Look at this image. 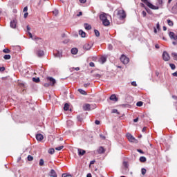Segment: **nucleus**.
<instances>
[{
    "mask_svg": "<svg viewBox=\"0 0 177 177\" xmlns=\"http://www.w3.org/2000/svg\"><path fill=\"white\" fill-rule=\"evenodd\" d=\"M141 1L145 3L149 9H152V10H158L162 6L163 1L162 0H157L156 6L153 5V3H150V0H141Z\"/></svg>",
    "mask_w": 177,
    "mask_h": 177,
    "instance_id": "nucleus-1",
    "label": "nucleus"
},
{
    "mask_svg": "<svg viewBox=\"0 0 177 177\" xmlns=\"http://www.w3.org/2000/svg\"><path fill=\"white\" fill-rule=\"evenodd\" d=\"M116 16L119 20H125L127 19V12L122 8H118L115 11Z\"/></svg>",
    "mask_w": 177,
    "mask_h": 177,
    "instance_id": "nucleus-2",
    "label": "nucleus"
},
{
    "mask_svg": "<svg viewBox=\"0 0 177 177\" xmlns=\"http://www.w3.org/2000/svg\"><path fill=\"white\" fill-rule=\"evenodd\" d=\"M107 16H109L106 13H102L100 15V19L102 21V24L105 26H110V21L107 19Z\"/></svg>",
    "mask_w": 177,
    "mask_h": 177,
    "instance_id": "nucleus-3",
    "label": "nucleus"
},
{
    "mask_svg": "<svg viewBox=\"0 0 177 177\" xmlns=\"http://www.w3.org/2000/svg\"><path fill=\"white\" fill-rule=\"evenodd\" d=\"M169 35L171 39H174L173 45H177V33L175 34L174 32H170Z\"/></svg>",
    "mask_w": 177,
    "mask_h": 177,
    "instance_id": "nucleus-4",
    "label": "nucleus"
},
{
    "mask_svg": "<svg viewBox=\"0 0 177 177\" xmlns=\"http://www.w3.org/2000/svg\"><path fill=\"white\" fill-rule=\"evenodd\" d=\"M120 62H122L123 64H128V63H129V58L127 57L124 55H122L120 57Z\"/></svg>",
    "mask_w": 177,
    "mask_h": 177,
    "instance_id": "nucleus-5",
    "label": "nucleus"
},
{
    "mask_svg": "<svg viewBox=\"0 0 177 177\" xmlns=\"http://www.w3.org/2000/svg\"><path fill=\"white\" fill-rule=\"evenodd\" d=\"M162 59L165 60V62H169L170 60L171 57L169 56V54L167 51H164L162 53Z\"/></svg>",
    "mask_w": 177,
    "mask_h": 177,
    "instance_id": "nucleus-6",
    "label": "nucleus"
},
{
    "mask_svg": "<svg viewBox=\"0 0 177 177\" xmlns=\"http://www.w3.org/2000/svg\"><path fill=\"white\" fill-rule=\"evenodd\" d=\"M126 136H127L128 140H129L132 143H135V142H136V139L134 138L131 133H127Z\"/></svg>",
    "mask_w": 177,
    "mask_h": 177,
    "instance_id": "nucleus-7",
    "label": "nucleus"
},
{
    "mask_svg": "<svg viewBox=\"0 0 177 177\" xmlns=\"http://www.w3.org/2000/svg\"><path fill=\"white\" fill-rule=\"evenodd\" d=\"M92 46H93V44L86 43L83 46V49L84 50H89L92 48Z\"/></svg>",
    "mask_w": 177,
    "mask_h": 177,
    "instance_id": "nucleus-8",
    "label": "nucleus"
},
{
    "mask_svg": "<svg viewBox=\"0 0 177 177\" xmlns=\"http://www.w3.org/2000/svg\"><path fill=\"white\" fill-rule=\"evenodd\" d=\"M47 81H49L50 83L51 86H53L56 84V80H55L52 77H46Z\"/></svg>",
    "mask_w": 177,
    "mask_h": 177,
    "instance_id": "nucleus-9",
    "label": "nucleus"
},
{
    "mask_svg": "<svg viewBox=\"0 0 177 177\" xmlns=\"http://www.w3.org/2000/svg\"><path fill=\"white\" fill-rule=\"evenodd\" d=\"M10 26L11 28H16V27L17 26V19H14L13 20H12L10 21Z\"/></svg>",
    "mask_w": 177,
    "mask_h": 177,
    "instance_id": "nucleus-10",
    "label": "nucleus"
},
{
    "mask_svg": "<svg viewBox=\"0 0 177 177\" xmlns=\"http://www.w3.org/2000/svg\"><path fill=\"white\" fill-rule=\"evenodd\" d=\"M36 55L38 57H42L45 55V53H44V50H38L36 51Z\"/></svg>",
    "mask_w": 177,
    "mask_h": 177,
    "instance_id": "nucleus-11",
    "label": "nucleus"
},
{
    "mask_svg": "<svg viewBox=\"0 0 177 177\" xmlns=\"http://www.w3.org/2000/svg\"><path fill=\"white\" fill-rule=\"evenodd\" d=\"M98 154H103L106 152V149L103 147H100L97 150Z\"/></svg>",
    "mask_w": 177,
    "mask_h": 177,
    "instance_id": "nucleus-12",
    "label": "nucleus"
},
{
    "mask_svg": "<svg viewBox=\"0 0 177 177\" xmlns=\"http://www.w3.org/2000/svg\"><path fill=\"white\" fill-rule=\"evenodd\" d=\"M36 139H37V140H38V142H41V141L44 140V136L41 133L37 134Z\"/></svg>",
    "mask_w": 177,
    "mask_h": 177,
    "instance_id": "nucleus-13",
    "label": "nucleus"
},
{
    "mask_svg": "<svg viewBox=\"0 0 177 177\" xmlns=\"http://www.w3.org/2000/svg\"><path fill=\"white\" fill-rule=\"evenodd\" d=\"M83 110L84 111H89L91 110V104H86L83 106Z\"/></svg>",
    "mask_w": 177,
    "mask_h": 177,
    "instance_id": "nucleus-14",
    "label": "nucleus"
},
{
    "mask_svg": "<svg viewBox=\"0 0 177 177\" xmlns=\"http://www.w3.org/2000/svg\"><path fill=\"white\" fill-rule=\"evenodd\" d=\"M50 177H57V174H56V171L55 169H51L50 171Z\"/></svg>",
    "mask_w": 177,
    "mask_h": 177,
    "instance_id": "nucleus-15",
    "label": "nucleus"
},
{
    "mask_svg": "<svg viewBox=\"0 0 177 177\" xmlns=\"http://www.w3.org/2000/svg\"><path fill=\"white\" fill-rule=\"evenodd\" d=\"M77 153L79 156H84L85 153H86V151L84 149H78Z\"/></svg>",
    "mask_w": 177,
    "mask_h": 177,
    "instance_id": "nucleus-16",
    "label": "nucleus"
},
{
    "mask_svg": "<svg viewBox=\"0 0 177 177\" xmlns=\"http://www.w3.org/2000/svg\"><path fill=\"white\" fill-rule=\"evenodd\" d=\"M172 11L174 13L177 14V0H176L175 2H174V5L172 7Z\"/></svg>",
    "mask_w": 177,
    "mask_h": 177,
    "instance_id": "nucleus-17",
    "label": "nucleus"
},
{
    "mask_svg": "<svg viewBox=\"0 0 177 177\" xmlns=\"http://www.w3.org/2000/svg\"><path fill=\"white\" fill-rule=\"evenodd\" d=\"M110 100H114L115 102H118V98H117V96H115V94H113L110 96Z\"/></svg>",
    "mask_w": 177,
    "mask_h": 177,
    "instance_id": "nucleus-18",
    "label": "nucleus"
},
{
    "mask_svg": "<svg viewBox=\"0 0 177 177\" xmlns=\"http://www.w3.org/2000/svg\"><path fill=\"white\" fill-rule=\"evenodd\" d=\"M79 34L80 35H81L82 38H85V37L86 36V33L82 30H79Z\"/></svg>",
    "mask_w": 177,
    "mask_h": 177,
    "instance_id": "nucleus-19",
    "label": "nucleus"
},
{
    "mask_svg": "<svg viewBox=\"0 0 177 177\" xmlns=\"http://www.w3.org/2000/svg\"><path fill=\"white\" fill-rule=\"evenodd\" d=\"M72 55H77L78 53V49L77 48H73L71 49Z\"/></svg>",
    "mask_w": 177,
    "mask_h": 177,
    "instance_id": "nucleus-20",
    "label": "nucleus"
},
{
    "mask_svg": "<svg viewBox=\"0 0 177 177\" xmlns=\"http://www.w3.org/2000/svg\"><path fill=\"white\" fill-rule=\"evenodd\" d=\"M70 109V105L68 103H66L64 106V110L65 111H68V109Z\"/></svg>",
    "mask_w": 177,
    "mask_h": 177,
    "instance_id": "nucleus-21",
    "label": "nucleus"
},
{
    "mask_svg": "<svg viewBox=\"0 0 177 177\" xmlns=\"http://www.w3.org/2000/svg\"><path fill=\"white\" fill-rule=\"evenodd\" d=\"M84 28L85 30H91L92 26L88 24H84Z\"/></svg>",
    "mask_w": 177,
    "mask_h": 177,
    "instance_id": "nucleus-22",
    "label": "nucleus"
},
{
    "mask_svg": "<svg viewBox=\"0 0 177 177\" xmlns=\"http://www.w3.org/2000/svg\"><path fill=\"white\" fill-rule=\"evenodd\" d=\"M78 92H80V93H81V95H87L86 91H85L81 88L78 89Z\"/></svg>",
    "mask_w": 177,
    "mask_h": 177,
    "instance_id": "nucleus-23",
    "label": "nucleus"
},
{
    "mask_svg": "<svg viewBox=\"0 0 177 177\" xmlns=\"http://www.w3.org/2000/svg\"><path fill=\"white\" fill-rule=\"evenodd\" d=\"M44 164H45V161H44V159H40L39 162V165L40 167H44Z\"/></svg>",
    "mask_w": 177,
    "mask_h": 177,
    "instance_id": "nucleus-24",
    "label": "nucleus"
},
{
    "mask_svg": "<svg viewBox=\"0 0 177 177\" xmlns=\"http://www.w3.org/2000/svg\"><path fill=\"white\" fill-rule=\"evenodd\" d=\"M140 162H146V161H147L146 157H145V156H141V157L140 158Z\"/></svg>",
    "mask_w": 177,
    "mask_h": 177,
    "instance_id": "nucleus-25",
    "label": "nucleus"
},
{
    "mask_svg": "<svg viewBox=\"0 0 177 177\" xmlns=\"http://www.w3.org/2000/svg\"><path fill=\"white\" fill-rule=\"evenodd\" d=\"M167 24L168 26H169L170 27H172V26H174V22L171 21V19H167Z\"/></svg>",
    "mask_w": 177,
    "mask_h": 177,
    "instance_id": "nucleus-26",
    "label": "nucleus"
},
{
    "mask_svg": "<svg viewBox=\"0 0 177 177\" xmlns=\"http://www.w3.org/2000/svg\"><path fill=\"white\" fill-rule=\"evenodd\" d=\"M95 37H100V32L97 30H94Z\"/></svg>",
    "mask_w": 177,
    "mask_h": 177,
    "instance_id": "nucleus-27",
    "label": "nucleus"
},
{
    "mask_svg": "<svg viewBox=\"0 0 177 177\" xmlns=\"http://www.w3.org/2000/svg\"><path fill=\"white\" fill-rule=\"evenodd\" d=\"M100 60L102 62V64H103L106 63V60H107V59L106 58V57H102L100 58Z\"/></svg>",
    "mask_w": 177,
    "mask_h": 177,
    "instance_id": "nucleus-28",
    "label": "nucleus"
},
{
    "mask_svg": "<svg viewBox=\"0 0 177 177\" xmlns=\"http://www.w3.org/2000/svg\"><path fill=\"white\" fill-rule=\"evenodd\" d=\"M146 172H147V170H146L145 168H142L141 169V174H142V175H146Z\"/></svg>",
    "mask_w": 177,
    "mask_h": 177,
    "instance_id": "nucleus-29",
    "label": "nucleus"
},
{
    "mask_svg": "<svg viewBox=\"0 0 177 177\" xmlns=\"http://www.w3.org/2000/svg\"><path fill=\"white\" fill-rule=\"evenodd\" d=\"M136 106H138V107H142V106H143V102L142 101H139L137 102Z\"/></svg>",
    "mask_w": 177,
    "mask_h": 177,
    "instance_id": "nucleus-30",
    "label": "nucleus"
},
{
    "mask_svg": "<svg viewBox=\"0 0 177 177\" xmlns=\"http://www.w3.org/2000/svg\"><path fill=\"white\" fill-rule=\"evenodd\" d=\"M32 81H33V82H36L37 84H38V82H39V81H40L39 77H37V78L33 77Z\"/></svg>",
    "mask_w": 177,
    "mask_h": 177,
    "instance_id": "nucleus-31",
    "label": "nucleus"
},
{
    "mask_svg": "<svg viewBox=\"0 0 177 177\" xmlns=\"http://www.w3.org/2000/svg\"><path fill=\"white\" fill-rule=\"evenodd\" d=\"M54 153H55V149L50 148V149H48L49 154H53Z\"/></svg>",
    "mask_w": 177,
    "mask_h": 177,
    "instance_id": "nucleus-32",
    "label": "nucleus"
},
{
    "mask_svg": "<svg viewBox=\"0 0 177 177\" xmlns=\"http://www.w3.org/2000/svg\"><path fill=\"white\" fill-rule=\"evenodd\" d=\"M10 55H4L3 59H5V60H9L10 59Z\"/></svg>",
    "mask_w": 177,
    "mask_h": 177,
    "instance_id": "nucleus-33",
    "label": "nucleus"
},
{
    "mask_svg": "<svg viewBox=\"0 0 177 177\" xmlns=\"http://www.w3.org/2000/svg\"><path fill=\"white\" fill-rule=\"evenodd\" d=\"M64 149V146L62 145L60 147H57L55 148V150H57L58 151H60V150Z\"/></svg>",
    "mask_w": 177,
    "mask_h": 177,
    "instance_id": "nucleus-34",
    "label": "nucleus"
},
{
    "mask_svg": "<svg viewBox=\"0 0 177 177\" xmlns=\"http://www.w3.org/2000/svg\"><path fill=\"white\" fill-rule=\"evenodd\" d=\"M169 66L171 68V70H175V68H176V66H175L174 64H169Z\"/></svg>",
    "mask_w": 177,
    "mask_h": 177,
    "instance_id": "nucleus-35",
    "label": "nucleus"
},
{
    "mask_svg": "<svg viewBox=\"0 0 177 177\" xmlns=\"http://www.w3.org/2000/svg\"><path fill=\"white\" fill-rule=\"evenodd\" d=\"M32 160H34V157H32V156H31V155H28V161H32Z\"/></svg>",
    "mask_w": 177,
    "mask_h": 177,
    "instance_id": "nucleus-36",
    "label": "nucleus"
},
{
    "mask_svg": "<svg viewBox=\"0 0 177 177\" xmlns=\"http://www.w3.org/2000/svg\"><path fill=\"white\" fill-rule=\"evenodd\" d=\"M3 53H10V50L8 48H5L3 50Z\"/></svg>",
    "mask_w": 177,
    "mask_h": 177,
    "instance_id": "nucleus-37",
    "label": "nucleus"
},
{
    "mask_svg": "<svg viewBox=\"0 0 177 177\" xmlns=\"http://www.w3.org/2000/svg\"><path fill=\"white\" fill-rule=\"evenodd\" d=\"M53 15H55V16H57L59 15V10H55L53 12Z\"/></svg>",
    "mask_w": 177,
    "mask_h": 177,
    "instance_id": "nucleus-38",
    "label": "nucleus"
},
{
    "mask_svg": "<svg viewBox=\"0 0 177 177\" xmlns=\"http://www.w3.org/2000/svg\"><path fill=\"white\" fill-rule=\"evenodd\" d=\"M44 86H45V88H49V86H50V83H45L44 84Z\"/></svg>",
    "mask_w": 177,
    "mask_h": 177,
    "instance_id": "nucleus-39",
    "label": "nucleus"
},
{
    "mask_svg": "<svg viewBox=\"0 0 177 177\" xmlns=\"http://www.w3.org/2000/svg\"><path fill=\"white\" fill-rule=\"evenodd\" d=\"M140 6H141V8H144L145 9H146V10H147V8H146V6H145V3H140Z\"/></svg>",
    "mask_w": 177,
    "mask_h": 177,
    "instance_id": "nucleus-40",
    "label": "nucleus"
},
{
    "mask_svg": "<svg viewBox=\"0 0 177 177\" xmlns=\"http://www.w3.org/2000/svg\"><path fill=\"white\" fill-rule=\"evenodd\" d=\"M123 165L125 167V168H128V162H124Z\"/></svg>",
    "mask_w": 177,
    "mask_h": 177,
    "instance_id": "nucleus-41",
    "label": "nucleus"
},
{
    "mask_svg": "<svg viewBox=\"0 0 177 177\" xmlns=\"http://www.w3.org/2000/svg\"><path fill=\"white\" fill-rule=\"evenodd\" d=\"M142 15L143 17H146L147 13L146 12V11H142Z\"/></svg>",
    "mask_w": 177,
    "mask_h": 177,
    "instance_id": "nucleus-42",
    "label": "nucleus"
},
{
    "mask_svg": "<svg viewBox=\"0 0 177 177\" xmlns=\"http://www.w3.org/2000/svg\"><path fill=\"white\" fill-rule=\"evenodd\" d=\"M131 85H132V86H138V84H136V82H132Z\"/></svg>",
    "mask_w": 177,
    "mask_h": 177,
    "instance_id": "nucleus-43",
    "label": "nucleus"
},
{
    "mask_svg": "<svg viewBox=\"0 0 177 177\" xmlns=\"http://www.w3.org/2000/svg\"><path fill=\"white\" fill-rule=\"evenodd\" d=\"M67 176H70V175H68V174H66V173H64V174H62V177H67Z\"/></svg>",
    "mask_w": 177,
    "mask_h": 177,
    "instance_id": "nucleus-44",
    "label": "nucleus"
},
{
    "mask_svg": "<svg viewBox=\"0 0 177 177\" xmlns=\"http://www.w3.org/2000/svg\"><path fill=\"white\" fill-rule=\"evenodd\" d=\"M89 66H90V67H95V63H93V62H90V63H89Z\"/></svg>",
    "mask_w": 177,
    "mask_h": 177,
    "instance_id": "nucleus-45",
    "label": "nucleus"
},
{
    "mask_svg": "<svg viewBox=\"0 0 177 177\" xmlns=\"http://www.w3.org/2000/svg\"><path fill=\"white\" fill-rule=\"evenodd\" d=\"M108 48H109V50H113V45L109 44Z\"/></svg>",
    "mask_w": 177,
    "mask_h": 177,
    "instance_id": "nucleus-46",
    "label": "nucleus"
},
{
    "mask_svg": "<svg viewBox=\"0 0 177 177\" xmlns=\"http://www.w3.org/2000/svg\"><path fill=\"white\" fill-rule=\"evenodd\" d=\"M28 16V12H25L24 15V19H27Z\"/></svg>",
    "mask_w": 177,
    "mask_h": 177,
    "instance_id": "nucleus-47",
    "label": "nucleus"
},
{
    "mask_svg": "<svg viewBox=\"0 0 177 177\" xmlns=\"http://www.w3.org/2000/svg\"><path fill=\"white\" fill-rule=\"evenodd\" d=\"M89 85H91V83H87V84H84V88H88V86H89Z\"/></svg>",
    "mask_w": 177,
    "mask_h": 177,
    "instance_id": "nucleus-48",
    "label": "nucleus"
},
{
    "mask_svg": "<svg viewBox=\"0 0 177 177\" xmlns=\"http://www.w3.org/2000/svg\"><path fill=\"white\" fill-rule=\"evenodd\" d=\"M137 151H138V153H140V154H145V152H143L142 149H137Z\"/></svg>",
    "mask_w": 177,
    "mask_h": 177,
    "instance_id": "nucleus-49",
    "label": "nucleus"
},
{
    "mask_svg": "<svg viewBox=\"0 0 177 177\" xmlns=\"http://www.w3.org/2000/svg\"><path fill=\"white\" fill-rule=\"evenodd\" d=\"M94 77H95V78H100L101 75L100 74H95Z\"/></svg>",
    "mask_w": 177,
    "mask_h": 177,
    "instance_id": "nucleus-50",
    "label": "nucleus"
},
{
    "mask_svg": "<svg viewBox=\"0 0 177 177\" xmlns=\"http://www.w3.org/2000/svg\"><path fill=\"white\" fill-rule=\"evenodd\" d=\"M95 124L96 125H100V121H99V120H95Z\"/></svg>",
    "mask_w": 177,
    "mask_h": 177,
    "instance_id": "nucleus-51",
    "label": "nucleus"
},
{
    "mask_svg": "<svg viewBox=\"0 0 177 177\" xmlns=\"http://www.w3.org/2000/svg\"><path fill=\"white\" fill-rule=\"evenodd\" d=\"M146 131H147V127H143L142 132H146Z\"/></svg>",
    "mask_w": 177,
    "mask_h": 177,
    "instance_id": "nucleus-52",
    "label": "nucleus"
},
{
    "mask_svg": "<svg viewBox=\"0 0 177 177\" xmlns=\"http://www.w3.org/2000/svg\"><path fill=\"white\" fill-rule=\"evenodd\" d=\"M27 10H28V7L26 6L24 8V12H27Z\"/></svg>",
    "mask_w": 177,
    "mask_h": 177,
    "instance_id": "nucleus-53",
    "label": "nucleus"
},
{
    "mask_svg": "<svg viewBox=\"0 0 177 177\" xmlns=\"http://www.w3.org/2000/svg\"><path fill=\"white\" fill-rule=\"evenodd\" d=\"M156 28H157V30H160V23H158L156 24Z\"/></svg>",
    "mask_w": 177,
    "mask_h": 177,
    "instance_id": "nucleus-54",
    "label": "nucleus"
},
{
    "mask_svg": "<svg viewBox=\"0 0 177 177\" xmlns=\"http://www.w3.org/2000/svg\"><path fill=\"white\" fill-rule=\"evenodd\" d=\"M28 34L30 38H32V34H31L30 31L28 32Z\"/></svg>",
    "mask_w": 177,
    "mask_h": 177,
    "instance_id": "nucleus-55",
    "label": "nucleus"
},
{
    "mask_svg": "<svg viewBox=\"0 0 177 177\" xmlns=\"http://www.w3.org/2000/svg\"><path fill=\"white\" fill-rule=\"evenodd\" d=\"M173 77H177V72H174L172 73Z\"/></svg>",
    "mask_w": 177,
    "mask_h": 177,
    "instance_id": "nucleus-56",
    "label": "nucleus"
},
{
    "mask_svg": "<svg viewBox=\"0 0 177 177\" xmlns=\"http://www.w3.org/2000/svg\"><path fill=\"white\" fill-rule=\"evenodd\" d=\"M81 3H85L86 2V0H79Z\"/></svg>",
    "mask_w": 177,
    "mask_h": 177,
    "instance_id": "nucleus-57",
    "label": "nucleus"
},
{
    "mask_svg": "<svg viewBox=\"0 0 177 177\" xmlns=\"http://www.w3.org/2000/svg\"><path fill=\"white\" fill-rule=\"evenodd\" d=\"M112 113H118V110H117V109H113V110L112 111Z\"/></svg>",
    "mask_w": 177,
    "mask_h": 177,
    "instance_id": "nucleus-58",
    "label": "nucleus"
},
{
    "mask_svg": "<svg viewBox=\"0 0 177 177\" xmlns=\"http://www.w3.org/2000/svg\"><path fill=\"white\" fill-rule=\"evenodd\" d=\"M138 121H139V118H137L133 120V122H138Z\"/></svg>",
    "mask_w": 177,
    "mask_h": 177,
    "instance_id": "nucleus-59",
    "label": "nucleus"
},
{
    "mask_svg": "<svg viewBox=\"0 0 177 177\" xmlns=\"http://www.w3.org/2000/svg\"><path fill=\"white\" fill-rule=\"evenodd\" d=\"M0 71H5V67H0Z\"/></svg>",
    "mask_w": 177,
    "mask_h": 177,
    "instance_id": "nucleus-60",
    "label": "nucleus"
},
{
    "mask_svg": "<svg viewBox=\"0 0 177 177\" xmlns=\"http://www.w3.org/2000/svg\"><path fill=\"white\" fill-rule=\"evenodd\" d=\"M93 164H95V160H91L90 162V165H93Z\"/></svg>",
    "mask_w": 177,
    "mask_h": 177,
    "instance_id": "nucleus-61",
    "label": "nucleus"
},
{
    "mask_svg": "<svg viewBox=\"0 0 177 177\" xmlns=\"http://www.w3.org/2000/svg\"><path fill=\"white\" fill-rule=\"evenodd\" d=\"M155 48H156V49H160V46H159L158 44H156V45H155Z\"/></svg>",
    "mask_w": 177,
    "mask_h": 177,
    "instance_id": "nucleus-62",
    "label": "nucleus"
},
{
    "mask_svg": "<svg viewBox=\"0 0 177 177\" xmlns=\"http://www.w3.org/2000/svg\"><path fill=\"white\" fill-rule=\"evenodd\" d=\"M86 177H92V174L91 173H88L87 175H86Z\"/></svg>",
    "mask_w": 177,
    "mask_h": 177,
    "instance_id": "nucleus-63",
    "label": "nucleus"
},
{
    "mask_svg": "<svg viewBox=\"0 0 177 177\" xmlns=\"http://www.w3.org/2000/svg\"><path fill=\"white\" fill-rule=\"evenodd\" d=\"M172 97H173V99H175V100H177V96L173 95Z\"/></svg>",
    "mask_w": 177,
    "mask_h": 177,
    "instance_id": "nucleus-64",
    "label": "nucleus"
}]
</instances>
